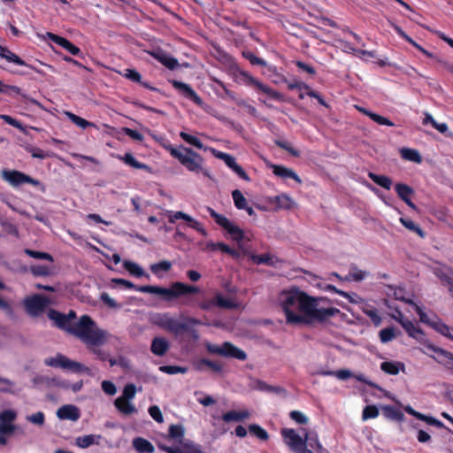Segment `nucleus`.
I'll return each instance as SVG.
<instances>
[{
	"label": "nucleus",
	"mask_w": 453,
	"mask_h": 453,
	"mask_svg": "<svg viewBox=\"0 0 453 453\" xmlns=\"http://www.w3.org/2000/svg\"><path fill=\"white\" fill-rule=\"evenodd\" d=\"M279 306L284 312L288 325H310L322 322L340 313V310L328 304L329 300L309 296L297 287L280 291Z\"/></svg>",
	"instance_id": "1"
},
{
	"label": "nucleus",
	"mask_w": 453,
	"mask_h": 453,
	"mask_svg": "<svg viewBox=\"0 0 453 453\" xmlns=\"http://www.w3.org/2000/svg\"><path fill=\"white\" fill-rule=\"evenodd\" d=\"M165 149L188 172L211 179L210 171L205 166L204 158L192 149L184 146L174 148L172 145H166Z\"/></svg>",
	"instance_id": "2"
},
{
	"label": "nucleus",
	"mask_w": 453,
	"mask_h": 453,
	"mask_svg": "<svg viewBox=\"0 0 453 453\" xmlns=\"http://www.w3.org/2000/svg\"><path fill=\"white\" fill-rule=\"evenodd\" d=\"M70 334L88 347H99L106 342V332L98 328L88 315L81 316L79 321L73 324Z\"/></svg>",
	"instance_id": "3"
},
{
	"label": "nucleus",
	"mask_w": 453,
	"mask_h": 453,
	"mask_svg": "<svg viewBox=\"0 0 453 453\" xmlns=\"http://www.w3.org/2000/svg\"><path fill=\"white\" fill-rule=\"evenodd\" d=\"M185 429L181 425H171L168 428L167 440H173L177 444L168 446L158 444V448L167 453H204L200 445L190 440L184 439Z\"/></svg>",
	"instance_id": "4"
},
{
	"label": "nucleus",
	"mask_w": 453,
	"mask_h": 453,
	"mask_svg": "<svg viewBox=\"0 0 453 453\" xmlns=\"http://www.w3.org/2000/svg\"><path fill=\"white\" fill-rule=\"evenodd\" d=\"M402 327L404 329L409 337L416 340L418 342L422 344L426 349L437 354L439 356L438 358L432 355L429 356L434 358L438 363L447 365L449 363L451 357H453V353L434 345L426 338L424 331L419 327V326L413 323L411 320L408 319L407 321H405Z\"/></svg>",
	"instance_id": "5"
},
{
	"label": "nucleus",
	"mask_w": 453,
	"mask_h": 453,
	"mask_svg": "<svg viewBox=\"0 0 453 453\" xmlns=\"http://www.w3.org/2000/svg\"><path fill=\"white\" fill-rule=\"evenodd\" d=\"M136 291L141 293H150L161 296L165 301H172L177 297L188 294L197 293L199 288L196 286L187 285L182 282H173L170 288H163L158 286H139Z\"/></svg>",
	"instance_id": "6"
},
{
	"label": "nucleus",
	"mask_w": 453,
	"mask_h": 453,
	"mask_svg": "<svg viewBox=\"0 0 453 453\" xmlns=\"http://www.w3.org/2000/svg\"><path fill=\"white\" fill-rule=\"evenodd\" d=\"M207 211L214 221L226 232L230 239L236 242L239 247H242V242L244 239L243 230L226 216L215 211L212 208L207 207Z\"/></svg>",
	"instance_id": "7"
},
{
	"label": "nucleus",
	"mask_w": 453,
	"mask_h": 453,
	"mask_svg": "<svg viewBox=\"0 0 453 453\" xmlns=\"http://www.w3.org/2000/svg\"><path fill=\"white\" fill-rule=\"evenodd\" d=\"M136 394V387L133 383L127 384L122 395L114 401V406L123 415H131L137 412V409L132 403Z\"/></svg>",
	"instance_id": "8"
},
{
	"label": "nucleus",
	"mask_w": 453,
	"mask_h": 453,
	"mask_svg": "<svg viewBox=\"0 0 453 453\" xmlns=\"http://www.w3.org/2000/svg\"><path fill=\"white\" fill-rule=\"evenodd\" d=\"M44 364L54 368H61L75 373L88 372L89 369L82 364L73 361L61 353H58L55 357H48L44 360Z\"/></svg>",
	"instance_id": "9"
},
{
	"label": "nucleus",
	"mask_w": 453,
	"mask_h": 453,
	"mask_svg": "<svg viewBox=\"0 0 453 453\" xmlns=\"http://www.w3.org/2000/svg\"><path fill=\"white\" fill-rule=\"evenodd\" d=\"M283 441L294 453H312L306 448L305 437L303 438L293 428H283L280 431Z\"/></svg>",
	"instance_id": "10"
},
{
	"label": "nucleus",
	"mask_w": 453,
	"mask_h": 453,
	"mask_svg": "<svg viewBox=\"0 0 453 453\" xmlns=\"http://www.w3.org/2000/svg\"><path fill=\"white\" fill-rule=\"evenodd\" d=\"M152 323L175 334L186 331L188 327L187 323L178 320L169 313H157L154 315L152 318Z\"/></svg>",
	"instance_id": "11"
},
{
	"label": "nucleus",
	"mask_w": 453,
	"mask_h": 453,
	"mask_svg": "<svg viewBox=\"0 0 453 453\" xmlns=\"http://www.w3.org/2000/svg\"><path fill=\"white\" fill-rule=\"evenodd\" d=\"M1 176L4 180L14 188H18L24 184H30L35 187L41 186V182L38 180H35L18 170H3L1 172Z\"/></svg>",
	"instance_id": "12"
},
{
	"label": "nucleus",
	"mask_w": 453,
	"mask_h": 453,
	"mask_svg": "<svg viewBox=\"0 0 453 453\" xmlns=\"http://www.w3.org/2000/svg\"><path fill=\"white\" fill-rule=\"evenodd\" d=\"M206 349L210 353L217 354L226 357H232L241 361H243L247 358V355L242 349L237 348L228 342H224L221 346L207 344Z\"/></svg>",
	"instance_id": "13"
},
{
	"label": "nucleus",
	"mask_w": 453,
	"mask_h": 453,
	"mask_svg": "<svg viewBox=\"0 0 453 453\" xmlns=\"http://www.w3.org/2000/svg\"><path fill=\"white\" fill-rule=\"evenodd\" d=\"M49 303V299L40 295H35L24 300V306L27 312L33 317L40 316L45 311Z\"/></svg>",
	"instance_id": "14"
},
{
	"label": "nucleus",
	"mask_w": 453,
	"mask_h": 453,
	"mask_svg": "<svg viewBox=\"0 0 453 453\" xmlns=\"http://www.w3.org/2000/svg\"><path fill=\"white\" fill-rule=\"evenodd\" d=\"M239 74L243 78L244 81L250 86L255 87L258 90L262 91L263 93L266 94L270 97H272L274 100L277 101H283V95L269 86L262 83L256 78H254L252 75H250L248 72L245 71H240Z\"/></svg>",
	"instance_id": "15"
},
{
	"label": "nucleus",
	"mask_w": 453,
	"mask_h": 453,
	"mask_svg": "<svg viewBox=\"0 0 453 453\" xmlns=\"http://www.w3.org/2000/svg\"><path fill=\"white\" fill-rule=\"evenodd\" d=\"M17 418V412L14 410H4L0 411V434L10 435L15 431L14 421Z\"/></svg>",
	"instance_id": "16"
},
{
	"label": "nucleus",
	"mask_w": 453,
	"mask_h": 453,
	"mask_svg": "<svg viewBox=\"0 0 453 453\" xmlns=\"http://www.w3.org/2000/svg\"><path fill=\"white\" fill-rule=\"evenodd\" d=\"M215 156L218 158H220L224 161V163L234 173H236L241 179L250 181V179L246 173V172L243 170V168L237 164L235 158L231 156L230 154L225 153V152H217L215 153Z\"/></svg>",
	"instance_id": "17"
},
{
	"label": "nucleus",
	"mask_w": 453,
	"mask_h": 453,
	"mask_svg": "<svg viewBox=\"0 0 453 453\" xmlns=\"http://www.w3.org/2000/svg\"><path fill=\"white\" fill-rule=\"evenodd\" d=\"M177 219L185 220L188 224L189 227L196 230L203 236H207L208 233H207L206 229L203 226V225L198 220L193 219L187 213H184L182 211L171 212L169 221L171 223H173Z\"/></svg>",
	"instance_id": "18"
},
{
	"label": "nucleus",
	"mask_w": 453,
	"mask_h": 453,
	"mask_svg": "<svg viewBox=\"0 0 453 453\" xmlns=\"http://www.w3.org/2000/svg\"><path fill=\"white\" fill-rule=\"evenodd\" d=\"M177 219L185 220L188 224L189 227L196 230L203 236H207L208 233H207L206 229L203 226V225L198 220L193 219L187 213H184L182 211L171 212L169 221L171 223H173Z\"/></svg>",
	"instance_id": "19"
},
{
	"label": "nucleus",
	"mask_w": 453,
	"mask_h": 453,
	"mask_svg": "<svg viewBox=\"0 0 453 453\" xmlns=\"http://www.w3.org/2000/svg\"><path fill=\"white\" fill-rule=\"evenodd\" d=\"M177 219L185 220L188 224L189 227L196 230L203 236H207L208 233H207L206 229L203 226V225L198 220L193 219L187 213H184L182 211L171 212L169 221L171 223H173Z\"/></svg>",
	"instance_id": "20"
},
{
	"label": "nucleus",
	"mask_w": 453,
	"mask_h": 453,
	"mask_svg": "<svg viewBox=\"0 0 453 453\" xmlns=\"http://www.w3.org/2000/svg\"><path fill=\"white\" fill-rule=\"evenodd\" d=\"M173 87L177 89L182 96L186 98L191 100L197 105L203 104L202 98L196 94V92L187 83L179 81H171Z\"/></svg>",
	"instance_id": "21"
},
{
	"label": "nucleus",
	"mask_w": 453,
	"mask_h": 453,
	"mask_svg": "<svg viewBox=\"0 0 453 453\" xmlns=\"http://www.w3.org/2000/svg\"><path fill=\"white\" fill-rule=\"evenodd\" d=\"M149 54L170 70H174L179 66L178 60L161 49L149 51Z\"/></svg>",
	"instance_id": "22"
},
{
	"label": "nucleus",
	"mask_w": 453,
	"mask_h": 453,
	"mask_svg": "<svg viewBox=\"0 0 453 453\" xmlns=\"http://www.w3.org/2000/svg\"><path fill=\"white\" fill-rule=\"evenodd\" d=\"M48 317L54 322L57 327L67 332L68 334L71 333L73 325L70 323L65 314L51 309L48 312Z\"/></svg>",
	"instance_id": "23"
},
{
	"label": "nucleus",
	"mask_w": 453,
	"mask_h": 453,
	"mask_svg": "<svg viewBox=\"0 0 453 453\" xmlns=\"http://www.w3.org/2000/svg\"><path fill=\"white\" fill-rule=\"evenodd\" d=\"M57 416L62 420L77 421L81 417V411L75 405L65 404L58 408Z\"/></svg>",
	"instance_id": "24"
},
{
	"label": "nucleus",
	"mask_w": 453,
	"mask_h": 453,
	"mask_svg": "<svg viewBox=\"0 0 453 453\" xmlns=\"http://www.w3.org/2000/svg\"><path fill=\"white\" fill-rule=\"evenodd\" d=\"M397 196L411 209L416 210L417 206L411 201V197L414 194L413 188L403 183H397L395 186Z\"/></svg>",
	"instance_id": "25"
},
{
	"label": "nucleus",
	"mask_w": 453,
	"mask_h": 453,
	"mask_svg": "<svg viewBox=\"0 0 453 453\" xmlns=\"http://www.w3.org/2000/svg\"><path fill=\"white\" fill-rule=\"evenodd\" d=\"M269 167L273 170L274 175L281 179H293L297 183L301 184L302 180L300 177L290 168L284 165L270 164Z\"/></svg>",
	"instance_id": "26"
},
{
	"label": "nucleus",
	"mask_w": 453,
	"mask_h": 453,
	"mask_svg": "<svg viewBox=\"0 0 453 453\" xmlns=\"http://www.w3.org/2000/svg\"><path fill=\"white\" fill-rule=\"evenodd\" d=\"M306 448L312 449V453H330L323 447L316 433H305Z\"/></svg>",
	"instance_id": "27"
},
{
	"label": "nucleus",
	"mask_w": 453,
	"mask_h": 453,
	"mask_svg": "<svg viewBox=\"0 0 453 453\" xmlns=\"http://www.w3.org/2000/svg\"><path fill=\"white\" fill-rule=\"evenodd\" d=\"M169 349L170 343L165 337L157 336L151 342L150 350L155 356L162 357Z\"/></svg>",
	"instance_id": "28"
},
{
	"label": "nucleus",
	"mask_w": 453,
	"mask_h": 453,
	"mask_svg": "<svg viewBox=\"0 0 453 453\" xmlns=\"http://www.w3.org/2000/svg\"><path fill=\"white\" fill-rule=\"evenodd\" d=\"M0 57L4 58L9 63H13L19 66H27L33 70H35L32 65H27L22 60L18 55L11 51L8 48L0 45Z\"/></svg>",
	"instance_id": "29"
},
{
	"label": "nucleus",
	"mask_w": 453,
	"mask_h": 453,
	"mask_svg": "<svg viewBox=\"0 0 453 453\" xmlns=\"http://www.w3.org/2000/svg\"><path fill=\"white\" fill-rule=\"evenodd\" d=\"M0 93L9 95V96H11L12 94L19 95L23 98L29 100L33 104H35L36 105H40V104L36 100L30 99L28 97V96L27 94H25L22 91V89L20 88H19L18 86L4 84L2 81H0Z\"/></svg>",
	"instance_id": "30"
},
{
	"label": "nucleus",
	"mask_w": 453,
	"mask_h": 453,
	"mask_svg": "<svg viewBox=\"0 0 453 453\" xmlns=\"http://www.w3.org/2000/svg\"><path fill=\"white\" fill-rule=\"evenodd\" d=\"M380 369L390 375H396L400 372H405V365L400 361H385L380 364Z\"/></svg>",
	"instance_id": "31"
},
{
	"label": "nucleus",
	"mask_w": 453,
	"mask_h": 453,
	"mask_svg": "<svg viewBox=\"0 0 453 453\" xmlns=\"http://www.w3.org/2000/svg\"><path fill=\"white\" fill-rule=\"evenodd\" d=\"M102 436L100 434H87L75 439V444L81 449H87L91 445H98Z\"/></svg>",
	"instance_id": "32"
},
{
	"label": "nucleus",
	"mask_w": 453,
	"mask_h": 453,
	"mask_svg": "<svg viewBox=\"0 0 453 453\" xmlns=\"http://www.w3.org/2000/svg\"><path fill=\"white\" fill-rule=\"evenodd\" d=\"M250 413L248 410H242L240 411H230L222 415V420L226 423L229 422H239L249 418Z\"/></svg>",
	"instance_id": "33"
},
{
	"label": "nucleus",
	"mask_w": 453,
	"mask_h": 453,
	"mask_svg": "<svg viewBox=\"0 0 453 453\" xmlns=\"http://www.w3.org/2000/svg\"><path fill=\"white\" fill-rule=\"evenodd\" d=\"M132 445L139 453H154L155 451L153 444L142 437L134 438L132 441Z\"/></svg>",
	"instance_id": "34"
},
{
	"label": "nucleus",
	"mask_w": 453,
	"mask_h": 453,
	"mask_svg": "<svg viewBox=\"0 0 453 453\" xmlns=\"http://www.w3.org/2000/svg\"><path fill=\"white\" fill-rule=\"evenodd\" d=\"M434 274L441 280L442 284L449 286V290L453 296V270L437 268Z\"/></svg>",
	"instance_id": "35"
},
{
	"label": "nucleus",
	"mask_w": 453,
	"mask_h": 453,
	"mask_svg": "<svg viewBox=\"0 0 453 453\" xmlns=\"http://www.w3.org/2000/svg\"><path fill=\"white\" fill-rule=\"evenodd\" d=\"M432 328L441 335L453 341L452 331L453 327L446 325L438 316L434 315V323L432 324Z\"/></svg>",
	"instance_id": "36"
},
{
	"label": "nucleus",
	"mask_w": 453,
	"mask_h": 453,
	"mask_svg": "<svg viewBox=\"0 0 453 453\" xmlns=\"http://www.w3.org/2000/svg\"><path fill=\"white\" fill-rule=\"evenodd\" d=\"M117 158L133 168L142 169L150 172V167L143 163L137 161L132 153L127 152L122 156L118 155Z\"/></svg>",
	"instance_id": "37"
},
{
	"label": "nucleus",
	"mask_w": 453,
	"mask_h": 453,
	"mask_svg": "<svg viewBox=\"0 0 453 453\" xmlns=\"http://www.w3.org/2000/svg\"><path fill=\"white\" fill-rule=\"evenodd\" d=\"M356 108L362 113H364L365 115L368 116L372 120H373L374 122H376L377 124L379 125H381V126H388V127H393L394 126V123L383 117V116H380L377 113H374V112H372L371 111L364 108V107H360V106H356Z\"/></svg>",
	"instance_id": "38"
},
{
	"label": "nucleus",
	"mask_w": 453,
	"mask_h": 453,
	"mask_svg": "<svg viewBox=\"0 0 453 453\" xmlns=\"http://www.w3.org/2000/svg\"><path fill=\"white\" fill-rule=\"evenodd\" d=\"M172 266L173 265L170 261L162 260L158 263L150 265V269L153 274H155L157 278L161 279L164 277L162 273L169 272Z\"/></svg>",
	"instance_id": "39"
},
{
	"label": "nucleus",
	"mask_w": 453,
	"mask_h": 453,
	"mask_svg": "<svg viewBox=\"0 0 453 453\" xmlns=\"http://www.w3.org/2000/svg\"><path fill=\"white\" fill-rule=\"evenodd\" d=\"M367 272L358 269L356 265H351L349 273L343 278L346 281H361L366 275Z\"/></svg>",
	"instance_id": "40"
},
{
	"label": "nucleus",
	"mask_w": 453,
	"mask_h": 453,
	"mask_svg": "<svg viewBox=\"0 0 453 453\" xmlns=\"http://www.w3.org/2000/svg\"><path fill=\"white\" fill-rule=\"evenodd\" d=\"M383 415L391 420L401 421L403 419V413L396 407L386 405L382 407Z\"/></svg>",
	"instance_id": "41"
},
{
	"label": "nucleus",
	"mask_w": 453,
	"mask_h": 453,
	"mask_svg": "<svg viewBox=\"0 0 453 453\" xmlns=\"http://www.w3.org/2000/svg\"><path fill=\"white\" fill-rule=\"evenodd\" d=\"M124 268L132 275L141 278V277H147L150 278V275L147 274L144 270L136 263L132 261H125L124 262Z\"/></svg>",
	"instance_id": "42"
},
{
	"label": "nucleus",
	"mask_w": 453,
	"mask_h": 453,
	"mask_svg": "<svg viewBox=\"0 0 453 453\" xmlns=\"http://www.w3.org/2000/svg\"><path fill=\"white\" fill-rule=\"evenodd\" d=\"M368 177L377 185L384 188L387 190H389L392 187V180L389 177L386 175H379L372 172L368 173Z\"/></svg>",
	"instance_id": "43"
},
{
	"label": "nucleus",
	"mask_w": 453,
	"mask_h": 453,
	"mask_svg": "<svg viewBox=\"0 0 453 453\" xmlns=\"http://www.w3.org/2000/svg\"><path fill=\"white\" fill-rule=\"evenodd\" d=\"M409 304H411L415 311L418 313V315L419 316V320L424 323V324H426L428 325L430 327H432V324L434 323V315L433 316V318H430L422 309V307L420 305H418V303H414L412 300H408L407 301Z\"/></svg>",
	"instance_id": "44"
},
{
	"label": "nucleus",
	"mask_w": 453,
	"mask_h": 453,
	"mask_svg": "<svg viewBox=\"0 0 453 453\" xmlns=\"http://www.w3.org/2000/svg\"><path fill=\"white\" fill-rule=\"evenodd\" d=\"M276 204L280 209L290 210L295 205L294 200L286 194H280L275 197Z\"/></svg>",
	"instance_id": "45"
},
{
	"label": "nucleus",
	"mask_w": 453,
	"mask_h": 453,
	"mask_svg": "<svg viewBox=\"0 0 453 453\" xmlns=\"http://www.w3.org/2000/svg\"><path fill=\"white\" fill-rule=\"evenodd\" d=\"M401 155L406 160L416 163L421 162V156L417 150L403 148L401 150Z\"/></svg>",
	"instance_id": "46"
},
{
	"label": "nucleus",
	"mask_w": 453,
	"mask_h": 453,
	"mask_svg": "<svg viewBox=\"0 0 453 453\" xmlns=\"http://www.w3.org/2000/svg\"><path fill=\"white\" fill-rule=\"evenodd\" d=\"M399 221L404 227H406L410 231L416 233L418 235H419L422 238L425 236L424 231L418 225H416L411 219H410L408 218L402 217L399 219Z\"/></svg>",
	"instance_id": "47"
},
{
	"label": "nucleus",
	"mask_w": 453,
	"mask_h": 453,
	"mask_svg": "<svg viewBox=\"0 0 453 453\" xmlns=\"http://www.w3.org/2000/svg\"><path fill=\"white\" fill-rule=\"evenodd\" d=\"M216 304L220 308L235 309L238 307L236 302L232 299L225 298L222 295L217 294L215 296Z\"/></svg>",
	"instance_id": "48"
},
{
	"label": "nucleus",
	"mask_w": 453,
	"mask_h": 453,
	"mask_svg": "<svg viewBox=\"0 0 453 453\" xmlns=\"http://www.w3.org/2000/svg\"><path fill=\"white\" fill-rule=\"evenodd\" d=\"M232 197L234 200V206L237 209L242 210L246 208V205L248 204L247 200L240 190H234L232 192Z\"/></svg>",
	"instance_id": "49"
},
{
	"label": "nucleus",
	"mask_w": 453,
	"mask_h": 453,
	"mask_svg": "<svg viewBox=\"0 0 453 453\" xmlns=\"http://www.w3.org/2000/svg\"><path fill=\"white\" fill-rule=\"evenodd\" d=\"M252 260L257 265H273L275 264L276 257L270 254L254 255Z\"/></svg>",
	"instance_id": "50"
},
{
	"label": "nucleus",
	"mask_w": 453,
	"mask_h": 453,
	"mask_svg": "<svg viewBox=\"0 0 453 453\" xmlns=\"http://www.w3.org/2000/svg\"><path fill=\"white\" fill-rule=\"evenodd\" d=\"M180 137L183 141H185L187 143L193 145L194 147H196L197 149H200V150L204 149L203 142L197 137H196L194 135H191L186 132H180Z\"/></svg>",
	"instance_id": "51"
},
{
	"label": "nucleus",
	"mask_w": 453,
	"mask_h": 453,
	"mask_svg": "<svg viewBox=\"0 0 453 453\" xmlns=\"http://www.w3.org/2000/svg\"><path fill=\"white\" fill-rule=\"evenodd\" d=\"M66 116L68 117V119L73 123L75 124L76 126H78L79 127H81L82 129H86L87 127L92 126L93 124L88 122V120H86L85 119H82L77 115H75L74 113L73 112H65Z\"/></svg>",
	"instance_id": "52"
},
{
	"label": "nucleus",
	"mask_w": 453,
	"mask_h": 453,
	"mask_svg": "<svg viewBox=\"0 0 453 453\" xmlns=\"http://www.w3.org/2000/svg\"><path fill=\"white\" fill-rule=\"evenodd\" d=\"M250 432L255 435L256 437L259 438L262 441H266L269 438L268 433L262 428L259 425L252 424L249 426Z\"/></svg>",
	"instance_id": "53"
},
{
	"label": "nucleus",
	"mask_w": 453,
	"mask_h": 453,
	"mask_svg": "<svg viewBox=\"0 0 453 453\" xmlns=\"http://www.w3.org/2000/svg\"><path fill=\"white\" fill-rule=\"evenodd\" d=\"M205 250L226 253V251L229 250V246L224 242H213L209 241L205 244Z\"/></svg>",
	"instance_id": "54"
},
{
	"label": "nucleus",
	"mask_w": 453,
	"mask_h": 453,
	"mask_svg": "<svg viewBox=\"0 0 453 453\" xmlns=\"http://www.w3.org/2000/svg\"><path fill=\"white\" fill-rule=\"evenodd\" d=\"M395 338V330L394 327L383 328L380 331V339L383 343H387Z\"/></svg>",
	"instance_id": "55"
},
{
	"label": "nucleus",
	"mask_w": 453,
	"mask_h": 453,
	"mask_svg": "<svg viewBox=\"0 0 453 453\" xmlns=\"http://www.w3.org/2000/svg\"><path fill=\"white\" fill-rule=\"evenodd\" d=\"M25 253L27 255H28L29 257L35 258V259H45L50 262L53 261V257H51V255H50L49 253H46V252L35 251V250H32L29 249H26Z\"/></svg>",
	"instance_id": "56"
},
{
	"label": "nucleus",
	"mask_w": 453,
	"mask_h": 453,
	"mask_svg": "<svg viewBox=\"0 0 453 453\" xmlns=\"http://www.w3.org/2000/svg\"><path fill=\"white\" fill-rule=\"evenodd\" d=\"M242 56L248 59L251 65L265 66L266 61L263 58H257L251 51H243Z\"/></svg>",
	"instance_id": "57"
},
{
	"label": "nucleus",
	"mask_w": 453,
	"mask_h": 453,
	"mask_svg": "<svg viewBox=\"0 0 453 453\" xmlns=\"http://www.w3.org/2000/svg\"><path fill=\"white\" fill-rule=\"evenodd\" d=\"M159 370L167 374L185 373L188 371L186 367L177 365H163L159 367Z\"/></svg>",
	"instance_id": "58"
},
{
	"label": "nucleus",
	"mask_w": 453,
	"mask_h": 453,
	"mask_svg": "<svg viewBox=\"0 0 453 453\" xmlns=\"http://www.w3.org/2000/svg\"><path fill=\"white\" fill-rule=\"evenodd\" d=\"M379 416V410L375 405H367L362 413V418L364 420L369 418H375Z\"/></svg>",
	"instance_id": "59"
},
{
	"label": "nucleus",
	"mask_w": 453,
	"mask_h": 453,
	"mask_svg": "<svg viewBox=\"0 0 453 453\" xmlns=\"http://www.w3.org/2000/svg\"><path fill=\"white\" fill-rule=\"evenodd\" d=\"M26 419L32 424L42 426L45 422V415L42 411H37L32 415L27 416Z\"/></svg>",
	"instance_id": "60"
},
{
	"label": "nucleus",
	"mask_w": 453,
	"mask_h": 453,
	"mask_svg": "<svg viewBox=\"0 0 453 453\" xmlns=\"http://www.w3.org/2000/svg\"><path fill=\"white\" fill-rule=\"evenodd\" d=\"M364 312L365 313V315H367L370 318V319L372 320V322L375 326H380V325L381 318L379 315V312H378L377 309H375V308L365 309L364 311Z\"/></svg>",
	"instance_id": "61"
},
{
	"label": "nucleus",
	"mask_w": 453,
	"mask_h": 453,
	"mask_svg": "<svg viewBox=\"0 0 453 453\" xmlns=\"http://www.w3.org/2000/svg\"><path fill=\"white\" fill-rule=\"evenodd\" d=\"M150 416L157 422L162 423L164 421L163 414L157 405H152L148 410Z\"/></svg>",
	"instance_id": "62"
},
{
	"label": "nucleus",
	"mask_w": 453,
	"mask_h": 453,
	"mask_svg": "<svg viewBox=\"0 0 453 453\" xmlns=\"http://www.w3.org/2000/svg\"><path fill=\"white\" fill-rule=\"evenodd\" d=\"M101 386L103 391L108 395H114L117 393V388L111 380H104Z\"/></svg>",
	"instance_id": "63"
},
{
	"label": "nucleus",
	"mask_w": 453,
	"mask_h": 453,
	"mask_svg": "<svg viewBox=\"0 0 453 453\" xmlns=\"http://www.w3.org/2000/svg\"><path fill=\"white\" fill-rule=\"evenodd\" d=\"M289 417L297 424H306L308 422L307 417L299 411H292L289 413Z\"/></svg>",
	"instance_id": "64"
}]
</instances>
